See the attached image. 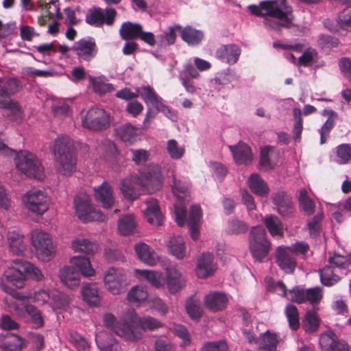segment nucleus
<instances>
[{"mask_svg":"<svg viewBox=\"0 0 351 351\" xmlns=\"http://www.w3.org/2000/svg\"><path fill=\"white\" fill-rule=\"evenodd\" d=\"M60 282L67 288L75 289L79 287L81 282L80 273L71 266H64L59 271Z\"/></svg>","mask_w":351,"mask_h":351,"instance_id":"nucleus-26","label":"nucleus"},{"mask_svg":"<svg viewBox=\"0 0 351 351\" xmlns=\"http://www.w3.org/2000/svg\"><path fill=\"white\" fill-rule=\"evenodd\" d=\"M137 221L132 215H124L119 218L117 223V230L120 234L128 236L136 230Z\"/></svg>","mask_w":351,"mask_h":351,"instance_id":"nucleus-39","label":"nucleus"},{"mask_svg":"<svg viewBox=\"0 0 351 351\" xmlns=\"http://www.w3.org/2000/svg\"><path fill=\"white\" fill-rule=\"evenodd\" d=\"M180 36L189 45H197L203 39L204 34L200 30L187 26L181 29Z\"/></svg>","mask_w":351,"mask_h":351,"instance_id":"nucleus-43","label":"nucleus"},{"mask_svg":"<svg viewBox=\"0 0 351 351\" xmlns=\"http://www.w3.org/2000/svg\"><path fill=\"white\" fill-rule=\"evenodd\" d=\"M125 320H130L129 325L131 326V328L142 332L134 328V326H139L143 330H154L162 326V324L158 321L156 319L152 317H138L136 313L133 311H129L126 313V317Z\"/></svg>","mask_w":351,"mask_h":351,"instance_id":"nucleus-18","label":"nucleus"},{"mask_svg":"<svg viewBox=\"0 0 351 351\" xmlns=\"http://www.w3.org/2000/svg\"><path fill=\"white\" fill-rule=\"evenodd\" d=\"M167 152L171 158L178 160L184 156L185 149L179 146L176 140L170 139L167 143Z\"/></svg>","mask_w":351,"mask_h":351,"instance_id":"nucleus-59","label":"nucleus"},{"mask_svg":"<svg viewBox=\"0 0 351 351\" xmlns=\"http://www.w3.org/2000/svg\"><path fill=\"white\" fill-rule=\"evenodd\" d=\"M0 108L8 110L7 115L12 121L20 123L23 119V112L16 102L9 99V93L3 88H0Z\"/></svg>","mask_w":351,"mask_h":351,"instance_id":"nucleus-19","label":"nucleus"},{"mask_svg":"<svg viewBox=\"0 0 351 351\" xmlns=\"http://www.w3.org/2000/svg\"><path fill=\"white\" fill-rule=\"evenodd\" d=\"M201 351H228V346L224 341L208 342L202 347Z\"/></svg>","mask_w":351,"mask_h":351,"instance_id":"nucleus-64","label":"nucleus"},{"mask_svg":"<svg viewBox=\"0 0 351 351\" xmlns=\"http://www.w3.org/2000/svg\"><path fill=\"white\" fill-rule=\"evenodd\" d=\"M21 202L25 208L29 213L42 216L49 210L51 200L45 191L34 188L22 195Z\"/></svg>","mask_w":351,"mask_h":351,"instance_id":"nucleus-7","label":"nucleus"},{"mask_svg":"<svg viewBox=\"0 0 351 351\" xmlns=\"http://www.w3.org/2000/svg\"><path fill=\"white\" fill-rule=\"evenodd\" d=\"M163 181L160 167L156 164H150L140 171L139 175L123 179L119 189L125 198L134 200L144 193H154L160 190Z\"/></svg>","mask_w":351,"mask_h":351,"instance_id":"nucleus-1","label":"nucleus"},{"mask_svg":"<svg viewBox=\"0 0 351 351\" xmlns=\"http://www.w3.org/2000/svg\"><path fill=\"white\" fill-rule=\"evenodd\" d=\"M94 196L104 208H110L114 204V196L111 186L108 182H103L94 189Z\"/></svg>","mask_w":351,"mask_h":351,"instance_id":"nucleus-25","label":"nucleus"},{"mask_svg":"<svg viewBox=\"0 0 351 351\" xmlns=\"http://www.w3.org/2000/svg\"><path fill=\"white\" fill-rule=\"evenodd\" d=\"M16 169L25 176L38 180L45 177L44 169L37 157L32 153L22 151L15 154Z\"/></svg>","mask_w":351,"mask_h":351,"instance_id":"nucleus-8","label":"nucleus"},{"mask_svg":"<svg viewBox=\"0 0 351 351\" xmlns=\"http://www.w3.org/2000/svg\"><path fill=\"white\" fill-rule=\"evenodd\" d=\"M51 295L52 292L44 289H40L34 291V293H29L25 295L17 294L19 299L14 302H12V304L13 305L12 309L14 310L17 314L21 315L23 311L21 308H19V305H23L25 300H29L40 306L45 304L49 305Z\"/></svg>","mask_w":351,"mask_h":351,"instance_id":"nucleus-16","label":"nucleus"},{"mask_svg":"<svg viewBox=\"0 0 351 351\" xmlns=\"http://www.w3.org/2000/svg\"><path fill=\"white\" fill-rule=\"evenodd\" d=\"M142 27L138 23H133L130 21L124 22L119 29V35L123 40H128L138 37Z\"/></svg>","mask_w":351,"mask_h":351,"instance_id":"nucleus-44","label":"nucleus"},{"mask_svg":"<svg viewBox=\"0 0 351 351\" xmlns=\"http://www.w3.org/2000/svg\"><path fill=\"white\" fill-rule=\"evenodd\" d=\"M145 206L143 215L147 222L153 226H160L163 221V216L158 201L156 199L150 198L145 201Z\"/></svg>","mask_w":351,"mask_h":351,"instance_id":"nucleus-24","label":"nucleus"},{"mask_svg":"<svg viewBox=\"0 0 351 351\" xmlns=\"http://www.w3.org/2000/svg\"><path fill=\"white\" fill-rule=\"evenodd\" d=\"M117 12L113 8L103 10L100 8H94L90 10L86 16V22L95 27H101L104 23L112 25L114 21Z\"/></svg>","mask_w":351,"mask_h":351,"instance_id":"nucleus-13","label":"nucleus"},{"mask_svg":"<svg viewBox=\"0 0 351 351\" xmlns=\"http://www.w3.org/2000/svg\"><path fill=\"white\" fill-rule=\"evenodd\" d=\"M138 131V129L130 123H125L117 129V134L123 141L132 143L137 138Z\"/></svg>","mask_w":351,"mask_h":351,"instance_id":"nucleus-45","label":"nucleus"},{"mask_svg":"<svg viewBox=\"0 0 351 351\" xmlns=\"http://www.w3.org/2000/svg\"><path fill=\"white\" fill-rule=\"evenodd\" d=\"M319 319L317 313L314 311L307 312L304 320V328L306 331L313 332L318 328Z\"/></svg>","mask_w":351,"mask_h":351,"instance_id":"nucleus-62","label":"nucleus"},{"mask_svg":"<svg viewBox=\"0 0 351 351\" xmlns=\"http://www.w3.org/2000/svg\"><path fill=\"white\" fill-rule=\"evenodd\" d=\"M240 54L241 49L236 45H223L216 51V57L228 64L236 63Z\"/></svg>","mask_w":351,"mask_h":351,"instance_id":"nucleus-30","label":"nucleus"},{"mask_svg":"<svg viewBox=\"0 0 351 351\" xmlns=\"http://www.w3.org/2000/svg\"><path fill=\"white\" fill-rule=\"evenodd\" d=\"M95 341L98 348L102 351H121V347L108 332H97Z\"/></svg>","mask_w":351,"mask_h":351,"instance_id":"nucleus-34","label":"nucleus"},{"mask_svg":"<svg viewBox=\"0 0 351 351\" xmlns=\"http://www.w3.org/2000/svg\"><path fill=\"white\" fill-rule=\"evenodd\" d=\"M217 269L213 256L204 254L197 260L195 272L198 278H206L213 275Z\"/></svg>","mask_w":351,"mask_h":351,"instance_id":"nucleus-21","label":"nucleus"},{"mask_svg":"<svg viewBox=\"0 0 351 351\" xmlns=\"http://www.w3.org/2000/svg\"><path fill=\"white\" fill-rule=\"evenodd\" d=\"M318 59L317 51L311 48L302 51V53L299 56L298 66H309L315 63Z\"/></svg>","mask_w":351,"mask_h":351,"instance_id":"nucleus-58","label":"nucleus"},{"mask_svg":"<svg viewBox=\"0 0 351 351\" xmlns=\"http://www.w3.org/2000/svg\"><path fill=\"white\" fill-rule=\"evenodd\" d=\"M335 162L339 165H346L351 161V145L343 143L336 147Z\"/></svg>","mask_w":351,"mask_h":351,"instance_id":"nucleus-52","label":"nucleus"},{"mask_svg":"<svg viewBox=\"0 0 351 351\" xmlns=\"http://www.w3.org/2000/svg\"><path fill=\"white\" fill-rule=\"evenodd\" d=\"M38 6L42 10V14L45 16L49 18L60 16L58 0H51L49 2L47 0H40Z\"/></svg>","mask_w":351,"mask_h":351,"instance_id":"nucleus-46","label":"nucleus"},{"mask_svg":"<svg viewBox=\"0 0 351 351\" xmlns=\"http://www.w3.org/2000/svg\"><path fill=\"white\" fill-rule=\"evenodd\" d=\"M278 343L277 335L267 331L261 335L259 348L263 351H276Z\"/></svg>","mask_w":351,"mask_h":351,"instance_id":"nucleus-47","label":"nucleus"},{"mask_svg":"<svg viewBox=\"0 0 351 351\" xmlns=\"http://www.w3.org/2000/svg\"><path fill=\"white\" fill-rule=\"evenodd\" d=\"M69 263L78 269L80 276L92 277L96 274L95 269L88 258L83 256H75L69 259Z\"/></svg>","mask_w":351,"mask_h":351,"instance_id":"nucleus-31","label":"nucleus"},{"mask_svg":"<svg viewBox=\"0 0 351 351\" xmlns=\"http://www.w3.org/2000/svg\"><path fill=\"white\" fill-rule=\"evenodd\" d=\"M80 60L90 61L98 51L95 40L93 38H85L75 42L71 47Z\"/></svg>","mask_w":351,"mask_h":351,"instance_id":"nucleus-15","label":"nucleus"},{"mask_svg":"<svg viewBox=\"0 0 351 351\" xmlns=\"http://www.w3.org/2000/svg\"><path fill=\"white\" fill-rule=\"evenodd\" d=\"M24 341L13 333L0 335V348L8 351H21L24 346Z\"/></svg>","mask_w":351,"mask_h":351,"instance_id":"nucleus-32","label":"nucleus"},{"mask_svg":"<svg viewBox=\"0 0 351 351\" xmlns=\"http://www.w3.org/2000/svg\"><path fill=\"white\" fill-rule=\"evenodd\" d=\"M247 184L250 190L259 196H267L270 191L267 184L257 173H253L249 177Z\"/></svg>","mask_w":351,"mask_h":351,"instance_id":"nucleus-35","label":"nucleus"},{"mask_svg":"<svg viewBox=\"0 0 351 351\" xmlns=\"http://www.w3.org/2000/svg\"><path fill=\"white\" fill-rule=\"evenodd\" d=\"M123 282L124 273L121 269L110 267L104 274V286L113 295H119L123 291Z\"/></svg>","mask_w":351,"mask_h":351,"instance_id":"nucleus-12","label":"nucleus"},{"mask_svg":"<svg viewBox=\"0 0 351 351\" xmlns=\"http://www.w3.org/2000/svg\"><path fill=\"white\" fill-rule=\"evenodd\" d=\"M83 300L90 306H97L100 304L101 296L96 283H87L82 289Z\"/></svg>","mask_w":351,"mask_h":351,"instance_id":"nucleus-33","label":"nucleus"},{"mask_svg":"<svg viewBox=\"0 0 351 351\" xmlns=\"http://www.w3.org/2000/svg\"><path fill=\"white\" fill-rule=\"evenodd\" d=\"M147 290L141 286L132 287L128 293L127 299L132 303H141L147 298Z\"/></svg>","mask_w":351,"mask_h":351,"instance_id":"nucleus-56","label":"nucleus"},{"mask_svg":"<svg viewBox=\"0 0 351 351\" xmlns=\"http://www.w3.org/2000/svg\"><path fill=\"white\" fill-rule=\"evenodd\" d=\"M29 238L38 258L43 261H49L56 252L51 235L42 229L36 228L31 231Z\"/></svg>","mask_w":351,"mask_h":351,"instance_id":"nucleus-6","label":"nucleus"},{"mask_svg":"<svg viewBox=\"0 0 351 351\" xmlns=\"http://www.w3.org/2000/svg\"><path fill=\"white\" fill-rule=\"evenodd\" d=\"M25 312L31 317L32 322L35 328H40L44 324L41 312L32 304H23Z\"/></svg>","mask_w":351,"mask_h":351,"instance_id":"nucleus-57","label":"nucleus"},{"mask_svg":"<svg viewBox=\"0 0 351 351\" xmlns=\"http://www.w3.org/2000/svg\"><path fill=\"white\" fill-rule=\"evenodd\" d=\"M73 144L68 136H60L51 148L58 172L69 176L75 170L76 157L72 150Z\"/></svg>","mask_w":351,"mask_h":351,"instance_id":"nucleus-4","label":"nucleus"},{"mask_svg":"<svg viewBox=\"0 0 351 351\" xmlns=\"http://www.w3.org/2000/svg\"><path fill=\"white\" fill-rule=\"evenodd\" d=\"M276 262L278 267L287 274L294 271L297 263L294 256L285 245L278 247L275 252Z\"/></svg>","mask_w":351,"mask_h":351,"instance_id":"nucleus-17","label":"nucleus"},{"mask_svg":"<svg viewBox=\"0 0 351 351\" xmlns=\"http://www.w3.org/2000/svg\"><path fill=\"white\" fill-rule=\"evenodd\" d=\"M264 223L273 237L281 238L283 236V225L278 217L272 215H267L264 218Z\"/></svg>","mask_w":351,"mask_h":351,"instance_id":"nucleus-40","label":"nucleus"},{"mask_svg":"<svg viewBox=\"0 0 351 351\" xmlns=\"http://www.w3.org/2000/svg\"><path fill=\"white\" fill-rule=\"evenodd\" d=\"M319 344L322 351H350L348 343L342 340H338L332 332L322 335Z\"/></svg>","mask_w":351,"mask_h":351,"instance_id":"nucleus-20","label":"nucleus"},{"mask_svg":"<svg viewBox=\"0 0 351 351\" xmlns=\"http://www.w3.org/2000/svg\"><path fill=\"white\" fill-rule=\"evenodd\" d=\"M186 311L191 319H198L203 313L199 300L194 296L189 298L186 302Z\"/></svg>","mask_w":351,"mask_h":351,"instance_id":"nucleus-54","label":"nucleus"},{"mask_svg":"<svg viewBox=\"0 0 351 351\" xmlns=\"http://www.w3.org/2000/svg\"><path fill=\"white\" fill-rule=\"evenodd\" d=\"M69 304L67 295L58 291H52L49 306L53 311L64 309Z\"/></svg>","mask_w":351,"mask_h":351,"instance_id":"nucleus-53","label":"nucleus"},{"mask_svg":"<svg viewBox=\"0 0 351 351\" xmlns=\"http://www.w3.org/2000/svg\"><path fill=\"white\" fill-rule=\"evenodd\" d=\"M271 243L267 239L265 230L261 226H254L249 234V249L252 256L258 261H262L268 255Z\"/></svg>","mask_w":351,"mask_h":351,"instance_id":"nucleus-9","label":"nucleus"},{"mask_svg":"<svg viewBox=\"0 0 351 351\" xmlns=\"http://www.w3.org/2000/svg\"><path fill=\"white\" fill-rule=\"evenodd\" d=\"M248 229L247 225L237 219H230L226 228V232L230 235L244 234Z\"/></svg>","mask_w":351,"mask_h":351,"instance_id":"nucleus-55","label":"nucleus"},{"mask_svg":"<svg viewBox=\"0 0 351 351\" xmlns=\"http://www.w3.org/2000/svg\"><path fill=\"white\" fill-rule=\"evenodd\" d=\"M247 9L254 15L270 16L278 20V23L271 19L265 20V25L273 29L289 27L293 19L292 10L286 4L285 0L264 1L259 5H250Z\"/></svg>","mask_w":351,"mask_h":351,"instance_id":"nucleus-3","label":"nucleus"},{"mask_svg":"<svg viewBox=\"0 0 351 351\" xmlns=\"http://www.w3.org/2000/svg\"><path fill=\"white\" fill-rule=\"evenodd\" d=\"M88 79L95 92L99 95H104L114 90L112 85L108 83L107 80L104 76L97 77L89 76Z\"/></svg>","mask_w":351,"mask_h":351,"instance_id":"nucleus-49","label":"nucleus"},{"mask_svg":"<svg viewBox=\"0 0 351 351\" xmlns=\"http://www.w3.org/2000/svg\"><path fill=\"white\" fill-rule=\"evenodd\" d=\"M228 301V296L221 292H210L204 298V306L213 312H217L225 309Z\"/></svg>","mask_w":351,"mask_h":351,"instance_id":"nucleus-23","label":"nucleus"},{"mask_svg":"<svg viewBox=\"0 0 351 351\" xmlns=\"http://www.w3.org/2000/svg\"><path fill=\"white\" fill-rule=\"evenodd\" d=\"M170 253L178 259H182L186 255V247L183 238L180 236L173 237L167 243Z\"/></svg>","mask_w":351,"mask_h":351,"instance_id":"nucleus-41","label":"nucleus"},{"mask_svg":"<svg viewBox=\"0 0 351 351\" xmlns=\"http://www.w3.org/2000/svg\"><path fill=\"white\" fill-rule=\"evenodd\" d=\"M234 160L239 165H249L252 161V154L250 147L243 142L236 145H229Z\"/></svg>","mask_w":351,"mask_h":351,"instance_id":"nucleus-29","label":"nucleus"},{"mask_svg":"<svg viewBox=\"0 0 351 351\" xmlns=\"http://www.w3.org/2000/svg\"><path fill=\"white\" fill-rule=\"evenodd\" d=\"M71 247L76 253L81 252L86 254H93L97 250V245L88 239L78 237L72 241Z\"/></svg>","mask_w":351,"mask_h":351,"instance_id":"nucleus-37","label":"nucleus"},{"mask_svg":"<svg viewBox=\"0 0 351 351\" xmlns=\"http://www.w3.org/2000/svg\"><path fill=\"white\" fill-rule=\"evenodd\" d=\"M285 314L290 328L292 330H297L300 325L299 314L297 308L291 304L287 305L285 308Z\"/></svg>","mask_w":351,"mask_h":351,"instance_id":"nucleus-61","label":"nucleus"},{"mask_svg":"<svg viewBox=\"0 0 351 351\" xmlns=\"http://www.w3.org/2000/svg\"><path fill=\"white\" fill-rule=\"evenodd\" d=\"M21 267L25 271V275L27 274L36 280H40L43 278L41 271L32 263L23 262L21 263Z\"/></svg>","mask_w":351,"mask_h":351,"instance_id":"nucleus-63","label":"nucleus"},{"mask_svg":"<svg viewBox=\"0 0 351 351\" xmlns=\"http://www.w3.org/2000/svg\"><path fill=\"white\" fill-rule=\"evenodd\" d=\"M75 215L82 221H104L106 217L90 204V197L86 194H81L75 199Z\"/></svg>","mask_w":351,"mask_h":351,"instance_id":"nucleus-10","label":"nucleus"},{"mask_svg":"<svg viewBox=\"0 0 351 351\" xmlns=\"http://www.w3.org/2000/svg\"><path fill=\"white\" fill-rule=\"evenodd\" d=\"M319 276L322 283L326 286H331L339 280L338 276L334 274V271L330 267L320 270Z\"/></svg>","mask_w":351,"mask_h":351,"instance_id":"nucleus-60","label":"nucleus"},{"mask_svg":"<svg viewBox=\"0 0 351 351\" xmlns=\"http://www.w3.org/2000/svg\"><path fill=\"white\" fill-rule=\"evenodd\" d=\"M299 206L306 215H311L314 213L315 202L308 196L305 189H300L298 195Z\"/></svg>","mask_w":351,"mask_h":351,"instance_id":"nucleus-48","label":"nucleus"},{"mask_svg":"<svg viewBox=\"0 0 351 351\" xmlns=\"http://www.w3.org/2000/svg\"><path fill=\"white\" fill-rule=\"evenodd\" d=\"M181 26L179 25L169 27L166 32L158 36L159 45L163 47L174 44L177 36L176 33L181 32Z\"/></svg>","mask_w":351,"mask_h":351,"instance_id":"nucleus-51","label":"nucleus"},{"mask_svg":"<svg viewBox=\"0 0 351 351\" xmlns=\"http://www.w3.org/2000/svg\"><path fill=\"white\" fill-rule=\"evenodd\" d=\"M8 243L11 252L16 255H22L26 250V244L23 235L16 231H11L8 234Z\"/></svg>","mask_w":351,"mask_h":351,"instance_id":"nucleus-36","label":"nucleus"},{"mask_svg":"<svg viewBox=\"0 0 351 351\" xmlns=\"http://www.w3.org/2000/svg\"><path fill=\"white\" fill-rule=\"evenodd\" d=\"M21 263L23 261L16 262L14 265L8 268L4 273L3 278L2 279L1 285L5 292L8 293L12 297L5 298V303L7 306L12 310V302H14L19 299V296L15 291L8 288V283H10L17 289H21L24 287L25 280V271L22 269Z\"/></svg>","mask_w":351,"mask_h":351,"instance_id":"nucleus-5","label":"nucleus"},{"mask_svg":"<svg viewBox=\"0 0 351 351\" xmlns=\"http://www.w3.org/2000/svg\"><path fill=\"white\" fill-rule=\"evenodd\" d=\"M138 258L149 266H154L160 261V257L156 252L145 243H138L134 246Z\"/></svg>","mask_w":351,"mask_h":351,"instance_id":"nucleus-22","label":"nucleus"},{"mask_svg":"<svg viewBox=\"0 0 351 351\" xmlns=\"http://www.w3.org/2000/svg\"><path fill=\"white\" fill-rule=\"evenodd\" d=\"M125 317L126 313L123 315L121 322L114 324V316L108 313L105 315L104 322L107 327L125 340L136 341L141 339V333L131 328V326L129 325L130 320H125Z\"/></svg>","mask_w":351,"mask_h":351,"instance_id":"nucleus-11","label":"nucleus"},{"mask_svg":"<svg viewBox=\"0 0 351 351\" xmlns=\"http://www.w3.org/2000/svg\"><path fill=\"white\" fill-rule=\"evenodd\" d=\"M276 154L274 152L272 147L266 146L261 150L260 165L265 170L272 169L275 165V162L273 158L276 157Z\"/></svg>","mask_w":351,"mask_h":351,"instance_id":"nucleus-50","label":"nucleus"},{"mask_svg":"<svg viewBox=\"0 0 351 351\" xmlns=\"http://www.w3.org/2000/svg\"><path fill=\"white\" fill-rule=\"evenodd\" d=\"M165 284L171 293H176L184 286L185 281L180 271L176 268L167 267Z\"/></svg>","mask_w":351,"mask_h":351,"instance_id":"nucleus-28","label":"nucleus"},{"mask_svg":"<svg viewBox=\"0 0 351 351\" xmlns=\"http://www.w3.org/2000/svg\"><path fill=\"white\" fill-rule=\"evenodd\" d=\"M274 47L275 48H281L285 50H287L285 53L284 56L287 60L292 62L295 66H298L299 57H296V54L301 53L303 51V47L301 45H289L285 43H281L280 42L274 43Z\"/></svg>","mask_w":351,"mask_h":351,"instance_id":"nucleus-38","label":"nucleus"},{"mask_svg":"<svg viewBox=\"0 0 351 351\" xmlns=\"http://www.w3.org/2000/svg\"><path fill=\"white\" fill-rule=\"evenodd\" d=\"M109 123L108 115L104 109L93 108L82 118V125L84 128L100 130L105 128Z\"/></svg>","mask_w":351,"mask_h":351,"instance_id":"nucleus-14","label":"nucleus"},{"mask_svg":"<svg viewBox=\"0 0 351 351\" xmlns=\"http://www.w3.org/2000/svg\"><path fill=\"white\" fill-rule=\"evenodd\" d=\"M137 93L147 106L151 105L155 108L157 106L161 105L162 99L157 95L154 89L149 86L138 88Z\"/></svg>","mask_w":351,"mask_h":351,"instance_id":"nucleus-42","label":"nucleus"},{"mask_svg":"<svg viewBox=\"0 0 351 351\" xmlns=\"http://www.w3.org/2000/svg\"><path fill=\"white\" fill-rule=\"evenodd\" d=\"M173 194L177 198V202L175 204V219L177 224L180 226H184L187 222L189 227L190 235L193 240H197L199 237V232L202 222V210L199 205H193L191 207L189 217L186 219V210L182 206V200L188 197V185L182 183L180 180H176L173 178V184L172 186Z\"/></svg>","mask_w":351,"mask_h":351,"instance_id":"nucleus-2","label":"nucleus"},{"mask_svg":"<svg viewBox=\"0 0 351 351\" xmlns=\"http://www.w3.org/2000/svg\"><path fill=\"white\" fill-rule=\"evenodd\" d=\"M134 274L139 280H146L155 288L160 289L165 286V280L160 271L151 269H134Z\"/></svg>","mask_w":351,"mask_h":351,"instance_id":"nucleus-27","label":"nucleus"}]
</instances>
